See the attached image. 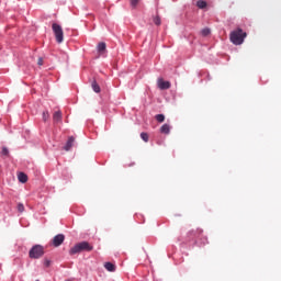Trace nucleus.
Returning <instances> with one entry per match:
<instances>
[{"label": "nucleus", "instance_id": "423d86ee", "mask_svg": "<svg viewBox=\"0 0 281 281\" xmlns=\"http://www.w3.org/2000/svg\"><path fill=\"white\" fill-rule=\"evenodd\" d=\"M53 122H55V124L63 122V112L60 110L54 112Z\"/></svg>", "mask_w": 281, "mask_h": 281}, {"label": "nucleus", "instance_id": "20e7f679", "mask_svg": "<svg viewBox=\"0 0 281 281\" xmlns=\"http://www.w3.org/2000/svg\"><path fill=\"white\" fill-rule=\"evenodd\" d=\"M52 27L55 34L56 42L63 43L64 41L63 26H60V24L53 23Z\"/></svg>", "mask_w": 281, "mask_h": 281}, {"label": "nucleus", "instance_id": "7ed1b4c3", "mask_svg": "<svg viewBox=\"0 0 281 281\" xmlns=\"http://www.w3.org/2000/svg\"><path fill=\"white\" fill-rule=\"evenodd\" d=\"M45 256V247L41 245L33 246L29 251V258L33 260H38V258H43Z\"/></svg>", "mask_w": 281, "mask_h": 281}, {"label": "nucleus", "instance_id": "9b49d317", "mask_svg": "<svg viewBox=\"0 0 281 281\" xmlns=\"http://www.w3.org/2000/svg\"><path fill=\"white\" fill-rule=\"evenodd\" d=\"M18 179L20 183H27V175L25 172L18 173Z\"/></svg>", "mask_w": 281, "mask_h": 281}, {"label": "nucleus", "instance_id": "412c9836", "mask_svg": "<svg viewBox=\"0 0 281 281\" xmlns=\"http://www.w3.org/2000/svg\"><path fill=\"white\" fill-rule=\"evenodd\" d=\"M1 155H3L4 157H8V155H10V151L7 149V147L2 148Z\"/></svg>", "mask_w": 281, "mask_h": 281}, {"label": "nucleus", "instance_id": "2eb2a0df", "mask_svg": "<svg viewBox=\"0 0 281 281\" xmlns=\"http://www.w3.org/2000/svg\"><path fill=\"white\" fill-rule=\"evenodd\" d=\"M155 120H157L159 122V124H161L162 122H165L166 116L164 114H157L155 116Z\"/></svg>", "mask_w": 281, "mask_h": 281}, {"label": "nucleus", "instance_id": "6ab92c4d", "mask_svg": "<svg viewBox=\"0 0 281 281\" xmlns=\"http://www.w3.org/2000/svg\"><path fill=\"white\" fill-rule=\"evenodd\" d=\"M49 120V112L45 111L43 112V122H47Z\"/></svg>", "mask_w": 281, "mask_h": 281}, {"label": "nucleus", "instance_id": "aec40b11", "mask_svg": "<svg viewBox=\"0 0 281 281\" xmlns=\"http://www.w3.org/2000/svg\"><path fill=\"white\" fill-rule=\"evenodd\" d=\"M18 212H20L21 214L22 212H25V205H23V203L18 204Z\"/></svg>", "mask_w": 281, "mask_h": 281}, {"label": "nucleus", "instance_id": "a211bd4d", "mask_svg": "<svg viewBox=\"0 0 281 281\" xmlns=\"http://www.w3.org/2000/svg\"><path fill=\"white\" fill-rule=\"evenodd\" d=\"M201 34H202V36H210L211 31H210V29H203V30L201 31Z\"/></svg>", "mask_w": 281, "mask_h": 281}, {"label": "nucleus", "instance_id": "6e6552de", "mask_svg": "<svg viewBox=\"0 0 281 281\" xmlns=\"http://www.w3.org/2000/svg\"><path fill=\"white\" fill-rule=\"evenodd\" d=\"M159 89H168L170 87V81H164L162 79L158 80Z\"/></svg>", "mask_w": 281, "mask_h": 281}, {"label": "nucleus", "instance_id": "b1692460", "mask_svg": "<svg viewBox=\"0 0 281 281\" xmlns=\"http://www.w3.org/2000/svg\"><path fill=\"white\" fill-rule=\"evenodd\" d=\"M37 65H38L40 67H42V65H43V57H40V58H38Z\"/></svg>", "mask_w": 281, "mask_h": 281}, {"label": "nucleus", "instance_id": "39448f33", "mask_svg": "<svg viewBox=\"0 0 281 281\" xmlns=\"http://www.w3.org/2000/svg\"><path fill=\"white\" fill-rule=\"evenodd\" d=\"M65 243V236L63 234H58L53 238V246L60 247Z\"/></svg>", "mask_w": 281, "mask_h": 281}, {"label": "nucleus", "instance_id": "f3484780", "mask_svg": "<svg viewBox=\"0 0 281 281\" xmlns=\"http://www.w3.org/2000/svg\"><path fill=\"white\" fill-rule=\"evenodd\" d=\"M140 138L143 139V142H148L149 137H148V133H140Z\"/></svg>", "mask_w": 281, "mask_h": 281}, {"label": "nucleus", "instance_id": "9d476101", "mask_svg": "<svg viewBox=\"0 0 281 281\" xmlns=\"http://www.w3.org/2000/svg\"><path fill=\"white\" fill-rule=\"evenodd\" d=\"M160 133H162V135H169L170 134V125L169 124H164L160 127Z\"/></svg>", "mask_w": 281, "mask_h": 281}, {"label": "nucleus", "instance_id": "ddd939ff", "mask_svg": "<svg viewBox=\"0 0 281 281\" xmlns=\"http://www.w3.org/2000/svg\"><path fill=\"white\" fill-rule=\"evenodd\" d=\"M104 267L106 271H111V272L115 271V265H113L112 262H105Z\"/></svg>", "mask_w": 281, "mask_h": 281}, {"label": "nucleus", "instance_id": "dca6fc26", "mask_svg": "<svg viewBox=\"0 0 281 281\" xmlns=\"http://www.w3.org/2000/svg\"><path fill=\"white\" fill-rule=\"evenodd\" d=\"M154 23H155V25H161V18L159 15H156L154 18Z\"/></svg>", "mask_w": 281, "mask_h": 281}, {"label": "nucleus", "instance_id": "f257e3e1", "mask_svg": "<svg viewBox=\"0 0 281 281\" xmlns=\"http://www.w3.org/2000/svg\"><path fill=\"white\" fill-rule=\"evenodd\" d=\"M82 251H93V245L89 241H80L70 248L69 256H76V254H82Z\"/></svg>", "mask_w": 281, "mask_h": 281}, {"label": "nucleus", "instance_id": "f03ea898", "mask_svg": "<svg viewBox=\"0 0 281 281\" xmlns=\"http://www.w3.org/2000/svg\"><path fill=\"white\" fill-rule=\"evenodd\" d=\"M247 37V33L243 32L241 29H237L231 32L229 38L233 45H243L245 43V38Z\"/></svg>", "mask_w": 281, "mask_h": 281}, {"label": "nucleus", "instance_id": "5701e85b", "mask_svg": "<svg viewBox=\"0 0 281 281\" xmlns=\"http://www.w3.org/2000/svg\"><path fill=\"white\" fill-rule=\"evenodd\" d=\"M44 265L45 267H49V265H52V261L49 259H45Z\"/></svg>", "mask_w": 281, "mask_h": 281}, {"label": "nucleus", "instance_id": "f8f14e48", "mask_svg": "<svg viewBox=\"0 0 281 281\" xmlns=\"http://www.w3.org/2000/svg\"><path fill=\"white\" fill-rule=\"evenodd\" d=\"M196 5L200 10H205V8H207V2L203 1V0H199L196 2Z\"/></svg>", "mask_w": 281, "mask_h": 281}, {"label": "nucleus", "instance_id": "0eeeda50", "mask_svg": "<svg viewBox=\"0 0 281 281\" xmlns=\"http://www.w3.org/2000/svg\"><path fill=\"white\" fill-rule=\"evenodd\" d=\"M76 142V138L74 136H70L64 147V150H71V148L74 147V143Z\"/></svg>", "mask_w": 281, "mask_h": 281}, {"label": "nucleus", "instance_id": "4468645a", "mask_svg": "<svg viewBox=\"0 0 281 281\" xmlns=\"http://www.w3.org/2000/svg\"><path fill=\"white\" fill-rule=\"evenodd\" d=\"M92 89L94 93H100V85H98V81H92Z\"/></svg>", "mask_w": 281, "mask_h": 281}, {"label": "nucleus", "instance_id": "1a4fd4ad", "mask_svg": "<svg viewBox=\"0 0 281 281\" xmlns=\"http://www.w3.org/2000/svg\"><path fill=\"white\" fill-rule=\"evenodd\" d=\"M97 49H98L99 54L105 53L106 52V43H104V42L99 43L97 46Z\"/></svg>", "mask_w": 281, "mask_h": 281}, {"label": "nucleus", "instance_id": "4be33fe9", "mask_svg": "<svg viewBox=\"0 0 281 281\" xmlns=\"http://www.w3.org/2000/svg\"><path fill=\"white\" fill-rule=\"evenodd\" d=\"M137 3H139V0H131L132 8H137Z\"/></svg>", "mask_w": 281, "mask_h": 281}, {"label": "nucleus", "instance_id": "393cba45", "mask_svg": "<svg viewBox=\"0 0 281 281\" xmlns=\"http://www.w3.org/2000/svg\"><path fill=\"white\" fill-rule=\"evenodd\" d=\"M199 232H200V234H203V231L200 229Z\"/></svg>", "mask_w": 281, "mask_h": 281}]
</instances>
